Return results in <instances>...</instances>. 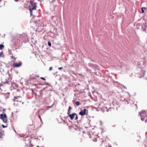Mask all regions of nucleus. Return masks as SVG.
Returning a JSON list of instances; mask_svg holds the SVG:
<instances>
[{
  "mask_svg": "<svg viewBox=\"0 0 147 147\" xmlns=\"http://www.w3.org/2000/svg\"><path fill=\"white\" fill-rule=\"evenodd\" d=\"M52 67H50L49 69V70L51 71L52 69Z\"/></svg>",
  "mask_w": 147,
  "mask_h": 147,
  "instance_id": "18",
  "label": "nucleus"
},
{
  "mask_svg": "<svg viewBox=\"0 0 147 147\" xmlns=\"http://www.w3.org/2000/svg\"><path fill=\"white\" fill-rule=\"evenodd\" d=\"M145 9L146 8L145 7H143L142 8V13L144 12V9Z\"/></svg>",
  "mask_w": 147,
  "mask_h": 147,
  "instance_id": "13",
  "label": "nucleus"
},
{
  "mask_svg": "<svg viewBox=\"0 0 147 147\" xmlns=\"http://www.w3.org/2000/svg\"><path fill=\"white\" fill-rule=\"evenodd\" d=\"M1 130L0 129V138H2V136L3 135V132H2Z\"/></svg>",
  "mask_w": 147,
  "mask_h": 147,
  "instance_id": "10",
  "label": "nucleus"
},
{
  "mask_svg": "<svg viewBox=\"0 0 147 147\" xmlns=\"http://www.w3.org/2000/svg\"><path fill=\"white\" fill-rule=\"evenodd\" d=\"M42 112V113H44V111L43 110V109H41L40 110V111H39V112Z\"/></svg>",
  "mask_w": 147,
  "mask_h": 147,
  "instance_id": "16",
  "label": "nucleus"
},
{
  "mask_svg": "<svg viewBox=\"0 0 147 147\" xmlns=\"http://www.w3.org/2000/svg\"><path fill=\"white\" fill-rule=\"evenodd\" d=\"M108 138L106 136L103 137L102 138V140L101 141V143L103 144H108L107 141Z\"/></svg>",
  "mask_w": 147,
  "mask_h": 147,
  "instance_id": "5",
  "label": "nucleus"
},
{
  "mask_svg": "<svg viewBox=\"0 0 147 147\" xmlns=\"http://www.w3.org/2000/svg\"><path fill=\"white\" fill-rule=\"evenodd\" d=\"M72 108L71 106H69V107L67 112V114H68V115L70 114V113H71L70 110Z\"/></svg>",
  "mask_w": 147,
  "mask_h": 147,
  "instance_id": "9",
  "label": "nucleus"
},
{
  "mask_svg": "<svg viewBox=\"0 0 147 147\" xmlns=\"http://www.w3.org/2000/svg\"><path fill=\"white\" fill-rule=\"evenodd\" d=\"M14 1L16 2H17L18 1V0H14Z\"/></svg>",
  "mask_w": 147,
  "mask_h": 147,
  "instance_id": "25",
  "label": "nucleus"
},
{
  "mask_svg": "<svg viewBox=\"0 0 147 147\" xmlns=\"http://www.w3.org/2000/svg\"><path fill=\"white\" fill-rule=\"evenodd\" d=\"M2 126L3 127V128H5L6 127L5 126H4L3 125H2Z\"/></svg>",
  "mask_w": 147,
  "mask_h": 147,
  "instance_id": "20",
  "label": "nucleus"
},
{
  "mask_svg": "<svg viewBox=\"0 0 147 147\" xmlns=\"http://www.w3.org/2000/svg\"><path fill=\"white\" fill-rule=\"evenodd\" d=\"M137 104L136 103H135V104H134V103L132 104L131 106L132 107H134L135 109H136L137 108Z\"/></svg>",
  "mask_w": 147,
  "mask_h": 147,
  "instance_id": "8",
  "label": "nucleus"
},
{
  "mask_svg": "<svg viewBox=\"0 0 147 147\" xmlns=\"http://www.w3.org/2000/svg\"><path fill=\"white\" fill-rule=\"evenodd\" d=\"M37 147H39V146H38Z\"/></svg>",
  "mask_w": 147,
  "mask_h": 147,
  "instance_id": "26",
  "label": "nucleus"
},
{
  "mask_svg": "<svg viewBox=\"0 0 147 147\" xmlns=\"http://www.w3.org/2000/svg\"><path fill=\"white\" fill-rule=\"evenodd\" d=\"M4 47V45L2 44H0V50H2V48Z\"/></svg>",
  "mask_w": 147,
  "mask_h": 147,
  "instance_id": "12",
  "label": "nucleus"
},
{
  "mask_svg": "<svg viewBox=\"0 0 147 147\" xmlns=\"http://www.w3.org/2000/svg\"><path fill=\"white\" fill-rule=\"evenodd\" d=\"M141 77H142V76H140V78H141Z\"/></svg>",
  "mask_w": 147,
  "mask_h": 147,
  "instance_id": "28",
  "label": "nucleus"
},
{
  "mask_svg": "<svg viewBox=\"0 0 147 147\" xmlns=\"http://www.w3.org/2000/svg\"><path fill=\"white\" fill-rule=\"evenodd\" d=\"M11 59H12L14 57H13V56H11Z\"/></svg>",
  "mask_w": 147,
  "mask_h": 147,
  "instance_id": "23",
  "label": "nucleus"
},
{
  "mask_svg": "<svg viewBox=\"0 0 147 147\" xmlns=\"http://www.w3.org/2000/svg\"><path fill=\"white\" fill-rule=\"evenodd\" d=\"M37 5L36 3L34 1H30V5L28 6V9L30 12L31 16L33 14L32 11L36 9Z\"/></svg>",
  "mask_w": 147,
  "mask_h": 147,
  "instance_id": "1",
  "label": "nucleus"
},
{
  "mask_svg": "<svg viewBox=\"0 0 147 147\" xmlns=\"http://www.w3.org/2000/svg\"><path fill=\"white\" fill-rule=\"evenodd\" d=\"M39 118L40 119V120H41V118L40 115H39Z\"/></svg>",
  "mask_w": 147,
  "mask_h": 147,
  "instance_id": "22",
  "label": "nucleus"
},
{
  "mask_svg": "<svg viewBox=\"0 0 147 147\" xmlns=\"http://www.w3.org/2000/svg\"><path fill=\"white\" fill-rule=\"evenodd\" d=\"M0 118L2 119L4 123H6L7 122V119L6 114L4 113V115L3 114H1L0 115Z\"/></svg>",
  "mask_w": 147,
  "mask_h": 147,
  "instance_id": "3",
  "label": "nucleus"
},
{
  "mask_svg": "<svg viewBox=\"0 0 147 147\" xmlns=\"http://www.w3.org/2000/svg\"><path fill=\"white\" fill-rule=\"evenodd\" d=\"M3 112H4V111H5V109H3Z\"/></svg>",
  "mask_w": 147,
  "mask_h": 147,
  "instance_id": "24",
  "label": "nucleus"
},
{
  "mask_svg": "<svg viewBox=\"0 0 147 147\" xmlns=\"http://www.w3.org/2000/svg\"><path fill=\"white\" fill-rule=\"evenodd\" d=\"M98 138L97 137H96V138H94L93 139V141L94 142H96L97 140V138Z\"/></svg>",
  "mask_w": 147,
  "mask_h": 147,
  "instance_id": "14",
  "label": "nucleus"
},
{
  "mask_svg": "<svg viewBox=\"0 0 147 147\" xmlns=\"http://www.w3.org/2000/svg\"><path fill=\"white\" fill-rule=\"evenodd\" d=\"M141 118V119L142 121H145V122L147 123V113L145 111H142L140 112Z\"/></svg>",
  "mask_w": 147,
  "mask_h": 147,
  "instance_id": "2",
  "label": "nucleus"
},
{
  "mask_svg": "<svg viewBox=\"0 0 147 147\" xmlns=\"http://www.w3.org/2000/svg\"><path fill=\"white\" fill-rule=\"evenodd\" d=\"M75 104L79 106L80 105V102L79 101H77L76 102Z\"/></svg>",
  "mask_w": 147,
  "mask_h": 147,
  "instance_id": "11",
  "label": "nucleus"
},
{
  "mask_svg": "<svg viewBox=\"0 0 147 147\" xmlns=\"http://www.w3.org/2000/svg\"><path fill=\"white\" fill-rule=\"evenodd\" d=\"M76 115V114L75 113H72V114H69L68 115L69 116L71 120H73L75 116Z\"/></svg>",
  "mask_w": 147,
  "mask_h": 147,
  "instance_id": "7",
  "label": "nucleus"
},
{
  "mask_svg": "<svg viewBox=\"0 0 147 147\" xmlns=\"http://www.w3.org/2000/svg\"><path fill=\"white\" fill-rule=\"evenodd\" d=\"M22 64V63L19 61L18 63H13V67H21Z\"/></svg>",
  "mask_w": 147,
  "mask_h": 147,
  "instance_id": "4",
  "label": "nucleus"
},
{
  "mask_svg": "<svg viewBox=\"0 0 147 147\" xmlns=\"http://www.w3.org/2000/svg\"><path fill=\"white\" fill-rule=\"evenodd\" d=\"M16 58H14V59L15 60H16Z\"/></svg>",
  "mask_w": 147,
  "mask_h": 147,
  "instance_id": "27",
  "label": "nucleus"
},
{
  "mask_svg": "<svg viewBox=\"0 0 147 147\" xmlns=\"http://www.w3.org/2000/svg\"><path fill=\"white\" fill-rule=\"evenodd\" d=\"M48 45L50 47L51 46V42H48Z\"/></svg>",
  "mask_w": 147,
  "mask_h": 147,
  "instance_id": "15",
  "label": "nucleus"
},
{
  "mask_svg": "<svg viewBox=\"0 0 147 147\" xmlns=\"http://www.w3.org/2000/svg\"><path fill=\"white\" fill-rule=\"evenodd\" d=\"M88 111V110H86V109H84L83 110H82L79 113V114L81 115H84L85 114L87 115V113H86V111Z\"/></svg>",
  "mask_w": 147,
  "mask_h": 147,
  "instance_id": "6",
  "label": "nucleus"
},
{
  "mask_svg": "<svg viewBox=\"0 0 147 147\" xmlns=\"http://www.w3.org/2000/svg\"><path fill=\"white\" fill-rule=\"evenodd\" d=\"M62 68V67H59V68H58V69H61Z\"/></svg>",
  "mask_w": 147,
  "mask_h": 147,
  "instance_id": "21",
  "label": "nucleus"
},
{
  "mask_svg": "<svg viewBox=\"0 0 147 147\" xmlns=\"http://www.w3.org/2000/svg\"><path fill=\"white\" fill-rule=\"evenodd\" d=\"M76 115V118H75V119H77L78 118V116L77 115Z\"/></svg>",
  "mask_w": 147,
  "mask_h": 147,
  "instance_id": "19",
  "label": "nucleus"
},
{
  "mask_svg": "<svg viewBox=\"0 0 147 147\" xmlns=\"http://www.w3.org/2000/svg\"><path fill=\"white\" fill-rule=\"evenodd\" d=\"M40 78L44 80H45V81L46 80L43 77H41Z\"/></svg>",
  "mask_w": 147,
  "mask_h": 147,
  "instance_id": "17",
  "label": "nucleus"
}]
</instances>
